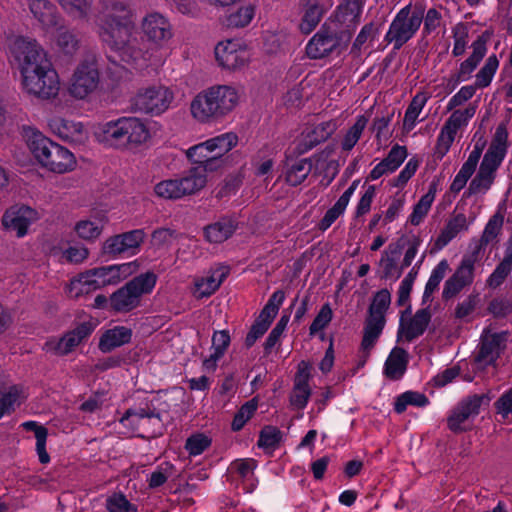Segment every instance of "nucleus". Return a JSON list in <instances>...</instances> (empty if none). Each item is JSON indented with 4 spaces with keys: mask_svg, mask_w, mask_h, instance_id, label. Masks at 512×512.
<instances>
[{
    "mask_svg": "<svg viewBox=\"0 0 512 512\" xmlns=\"http://www.w3.org/2000/svg\"><path fill=\"white\" fill-rule=\"evenodd\" d=\"M12 54L20 68L22 84L27 93L44 100L58 95V73L35 41L17 39L13 44Z\"/></svg>",
    "mask_w": 512,
    "mask_h": 512,
    "instance_id": "nucleus-1",
    "label": "nucleus"
},
{
    "mask_svg": "<svg viewBox=\"0 0 512 512\" xmlns=\"http://www.w3.org/2000/svg\"><path fill=\"white\" fill-rule=\"evenodd\" d=\"M25 141L33 158L43 169L55 174H66L76 169L77 159L74 153L41 132L27 130Z\"/></svg>",
    "mask_w": 512,
    "mask_h": 512,
    "instance_id": "nucleus-2",
    "label": "nucleus"
},
{
    "mask_svg": "<svg viewBox=\"0 0 512 512\" xmlns=\"http://www.w3.org/2000/svg\"><path fill=\"white\" fill-rule=\"evenodd\" d=\"M238 144V136L226 132L193 145L184 151L187 159L199 164L198 167L206 175V171H214L224 165V156Z\"/></svg>",
    "mask_w": 512,
    "mask_h": 512,
    "instance_id": "nucleus-3",
    "label": "nucleus"
},
{
    "mask_svg": "<svg viewBox=\"0 0 512 512\" xmlns=\"http://www.w3.org/2000/svg\"><path fill=\"white\" fill-rule=\"evenodd\" d=\"M131 10L123 3L113 4L100 27L102 40L119 53L135 40Z\"/></svg>",
    "mask_w": 512,
    "mask_h": 512,
    "instance_id": "nucleus-4",
    "label": "nucleus"
},
{
    "mask_svg": "<svg viewBox=\"0 0 512 512\" xmlns=\"http://www.w3.org/2000/svg\"><path fill=\"white\" fill-rule=\"evenodd\" d=\"M508 132L504 125L496 128L493 140L480 164L479 171L470 183L473 193H484L492 185L495 173L502 163L508 148Z\"/></svg>",
    "mask_w": 512,
    "mask_h": 512,
    "instance_id": "nucleus-5",
    "label": "nucleus"
},
{
    "mask_svg": "<svg viewBox=\"0 0 512 512\" xmlns=\"http://www.w3.org/2000/svg\"><path fill=\"white\" fill-rule=\"evenodd\" d=\"M424 16L422 4L411 3L401 8L392 20L385 39L394 44L396 49L402 47L419 30Z\"/></svg>",
    "mask_w": 512,
    "mask_h": 512,
    "instance_id": "nucleus-6",
    "label": "nucleus"
},
{
    "mask_svg": "<svg viewBox=\"0 0 512 512\" xmlns=\"http://www.w3.org/2000/svg\"><path fill=\"white\" fill-rule=\"evenodd\" d=\"M207 184V176L199 168H192L182 177L165 179L154 186L157 197L178 200L201 191Z\"/></svg>",
    "mask_w": 512,
    "mask_h": 512,
    "instance_id": "nucleus-7",
    "label": "nucleus"
},
{
    "mask_svg": "<svg viewBox=\"0 0 512 512\" xmlns=\"http://www.w3.org/2000/svg\"><path fill=\"white\" fill-rule=\"evenodd\" d=\"M157 276L153 272L141 274L115 291L110 298L111 307L117 312H128L138 307L141 297L154 289Z\"/></svg>",
    "mask_w": 512,
    "mask_h": 512,
    "instance_id": "nucleus-8",
    "label": "nucleus"
},
{
    "mask_svg": "<svg viewBox=\"0 0 512 512\" xmlns=\"http://www.w3.org/2000/svg\"><path fill=\"white\" fill-rule=\"evenodd\" d=\"M174 101V92L162 84L141 87L130 100L134 112L159 116L166 112Z\"/></svg>",
    "mask_w": 512,
    "mask_h": 512,
    "instance_id": "nucleus-9",
    "label": "nucleus"
},
{
    "mask_svg": "<svg viewBox=\"0 0 512 512\" xmlns=\"http://www.w3.org/2000/svg\"><path fill=\"white\" fill-rule=\"evenodd\" d=\"M477 103H471L465 108L452 110L451 115L445 121L437 138L435 154L437 157H444L452 146L456 136L462 133L474 117L477 110Z\"/></svg>",
    "mask_w": 512,
    "mask_h": 512,
    "instance_id": "nucleus-10",
    "label": "nucleus"
},
{
    "mask_svg": "<svg viewBox=\"0 0 512 512\" xmlns=\"http://www.w3.org/2000/svg\"><path fill=\"white\" fill-rule=\"evenodd\" d=\"M349 31L336 32L323 26L307 43L306 54L310 59H321L334 52H341L350 43Z\"/></svg>",
    "mask_w": 512,
    "mask_h": 512,
    "instance_id": "nucleus-11",
    "label": "nucleus"
},
{
    "mask_svg": "<svg viewBox=\"0 0 512 512\" xmlns=\"http://www.w3.org/2000/svg\"><path fill=\"white\" fill-rule=\"evenodd\" d=\"M99 71L94 59L82 61L75 68L69 83L68 93L77 100L87 99L98 87Z\"/></svg>",
    "mask_w": 512,
    "mask_h": 512,
    "instance_id": "nucleus-12",
    "label": "nucleus"
},
{
    "mask_svg": "<svg viewBox=\"0 0 512 512\" xmlns=\"http://www.w3.org/2000/svg\"><path fill=\"white\" fill-rule=\"evenodd\" d=\"M118 55L122 61L137 70H143L150 66L161 65L166 57L157 47H152L150 45L147 47H140L136 39L121 50Z\"/></svg>",
    "mask_w": 512,
    "mask_h": 512,
    "instance_id": "nucleus-13",
    "label": "nucleus"
},
{
    "mask_svg": "<svg viewBox=\"0 0 512 512\" xmlns=\"http://www.w3.org/2000/svg\"><path fill=\"white\" fill-rule=\"evenodd\" d=\"M488 400L484 395H474L460 402L448 418L449 429L454 432L469 429L474 418L479 414L481 406Z\"/></svg>",
    "mask_w": 512,
    "mask_h": 512,
    "instance_id": "nucleus-14",
    "label": "nucleus"
},
{
    "mask_svg": "<svg viewBox=\"0 0 512 512\" xmlns=\"http://www.w3.org/2000/svg\"><path fill=\"white\" fill-rule=\"evenodd\" d=\"M141 29L147 38L149 45L162 51L163 47L173 37L172 25L169 20L160 13L146 15L141 23Z\"/></svg>",
    "mask_w": 512,
    "mask_h": 512,
    "instance_id": "nucleus-15",
    "label": "nucleus"
},
{
    "mask_svg": "<svg viewBox=\"0 0 512 512\" xmlns=\"http://www.w3.org/2000/svg\"><path fill=\"white\" fill-rule=\"evenodd\" d=\"M124 149L136 150L146 146L152 139L150 124L136 116H123Z\"/></svg>",
    "mask_w": 512,
    "mask_h": 512,
    "instance_id": "nucleus-16",
    "label": "nucleus"
},
{
    "mask_svg": "<svg viewBox=\"0 0 512 512\" xmlns=\"http://www.w3.org/2000/svg\"><path fill=\"white\" fill-rule=\"evenodd\" d=\"M219 119L232 113L241 103L242 92L233 85L217 84L207 88Z\"/></svg>",
    "mask_w": 512,
    "mask_h": 512,
    "instance_id": "nucleus-17",
    "label": "nucleus"
},
{
    "mask_svg": "<svg viewBox=\"0 0 512 512\" xmlns=\"http://www.w3.org/2000/svg\"><path fill=\"white\" fill-rule=\"evenodd\" d=\"M40 218L38 211L25 205H15L5 211L2 217L3 227L17 237H24L31 224Z\"/></svg>",
    "mask_w": 512,
    "mask_h": 512,
    "instance_id": "nucleus-18",
    "label": "nucleus"
},
{
    "mask_svg": "<svg viewBox=\"0 0 512 512\" xmlns=\"http://www.w3.org/2000/svg\"><path fill=\"white\" fill-rule=\"evenodd\" d=\"M215 56L222 67L237 69L248 63L250 52L240 40H225L216 45Z\"/></svg>",
    "mask_w": 512,
    "mask_h": 512,
    "instance_id": "nucleus-19",
    "label": "nucleus"
},
{
    "mask_svg": "<svg viewBox=\"0 0 512 512\" xmlns=\"http://www.w3.org/2000/svg\"><path fill=\"white\" fill-rule=\"evenodd\" d=\"M146 235L144 230L135 229L119 235L109 237L105 242L103 249L105 253L110 255L126 254L129 256L136 255L143 243Z\"/></svg>",
    "mask_w": 512,
    "mask_h": 512,
    "instance_id": "nucleus-20",
    "label": "nucleus"
},
{
    "mask_svg": "<svg viewBox=\"0 0 512 512\" xmlns=\"http://www.w3.org/2000/svg\"><path fill=\"white\" fill-rule=\"evenodd\" d=\"M311 369L312 366L309 362L301 361L298 364L293 381V388L289 396L292 409L303 410L308 404L311 396V388L309 385Z\"/></svg>",
    "mask_w": 512,
    "mask_h": 512,
    "instance_id": "nucleus-21",
    "label": "nucleus"
},
{
    "mask_svg": "<svg viewBox=\"0 0 512 512\" xmlns=\"http://www.w3.org/2000/svg\"><path fill=\"white\" fill-rule=\"evenodd\" d=\"M507 334L485 332L482 335L481 345L475 360L477 369H483L487 365H491L499 357L505 348Z\"/></svg>",
    "mask_w": 512,
    "mask_h": 512,
    "instance_id": "nucleus-22",
    "label": "nucleus"
},
{
    "mask_svg": "<svg viewBox=\"0 0 512 512\" xmlns=\"http://www.w3.org/2000/svg\"><path fill=\"white\" fill-rule=\"evenodd\" d=\"M140 268L138 260L117 265H109L92 269L98 288L115 285L136 273Z\"/></svg>",
    "mask_w": 512,
    "mask_h": 512,
    "instance_id": "nucleus-23",
    "label": "nucleus"
},
{
    "mask_svg": "<svg viewBox=\"0 0 512 512\" xmlns=\"http://www.w3.org/2000/svg\"><path fill=\"white\" fill-rule=\"evenodd\" d=\"M96 328V323L87 321L78 325L74 330L64 335L58 341L49 340L46 343L47 351H54L57 354H67L86 339Z\"/></svg>",
    "mask_w": 512,
    "mask_h": 512,
    "instance_id": "nucleus-24",
    "label": "nucleus"
},
{
    "mask_svg": "<svg viewBox=\"0 0 512 512\" xmlns=\"http://www.w3.org/2000/svg\"><path fill=\"white\" fill-rule=\"evenodd\" d=\"M93 136L105 147L124 149L122 117L98 123L94 126Z\"/></svg>",
    "mask_w": 512,
    "mask_h": 512,
    "instance_id": "nucleus-25",
    "label": "nucleus"
},
{
    "mask_svg": "<svg viewBox=\"0 0 512 512\" xmlns=\"http://www.w3.org/2000/svg\"><path fill=\"white\" fill-rule=\"evenodd\" d=\"M48 124L51 131L65 141L83 143L88 138V131L79 121L53 117L49 120Z\"/></svg>",
    "mask_w": 512,
    "mask_h": 512,
    "instance_id": "nucleus-26",
    "label": "nucleus"
},
{
    "mask_svg": "<svg viewBox=\"0 0 512 512\" xmlns=\"http://www.w3.org/2000/svg\"><path fill=\"white\" fill-rule=\"evenodd\" d=\"M108 221L105 212L97 211L78 220L74 225V232L80 239L93 242L101 236Z\"/></svg>",
    "mask_w": 512,
    "mask_h": 512,
    "instance_id": "nucleus-27",
    "label": "nucleus"
},
{
    "mask_svg": "<svg viewBox=\"0 0 512 512\" xmlns=\"http://www.w3.org/2000/svg\"><path fill=\"white\" fill-rule=\"evenodd\" d=\"M430 319L431 314L428 309L418 310L413 317L403 314L398 329V340L411 341L419 337L426 330Z\"/></svg>",
    "mask_w": 512,
    "mask_h": 512,
    "instance_id": "nucleus-28",
    "label": "nucleus"
},
{
    "mask_svg": "<svg viewBox=\"0 0 512 512\" xmlns=\"http://www.w3.org/2000/svg\"><path fill=\"white\" fill-rule=\"evenodd\" d=\"M229 270L225 266H217L205 275L194 280L192 294L196 298H204L212 295L227 277Z\"/></svg>",
    "mask_w": 512,
    "mask_h": 512,
    "instance_id": "nucleus-29",
    "label": "nucleus"
},
{
    "mask_svg": "<svg viewBox=\"0 0 512 512\" xmlns=\"http://www.w3.org/2000/svg\"><path fill=\"white\" fill-rule=\"evenodd\" d=\"M334 128L335 125L331 122H321L306 127L297 139V152L303 154L325 141L333 133Z\"/></svg>",
    "mask_w": 512,
    "mask_h": 512,
    "instance_id": "nucleus-30",
    "label": "nucleus"
},
{
    "mask_svg": "<svg viewBox=\"0 0 512 512\" xmlns=\"http://www.w3.org/2000/svg\"><path fill=\"white\" fill-rule=\"evenodd\" d=\"M474 263L473 257H466L462 260L456 272L445 282L443 289L445 298L455 296L473 281Z\"/></svg>",
    "mask_w": 512,
    "mask_h": 512,
    "instance_id": "nucleus-31",
    "label": "nucleus"
},
{
    "mask_svg": "<svg viewBox=\"0 0 512 512\" xmlns=\"http://www.w3.org/2000/svg\"><path fill=\"white\" fill-rule=\"evenodd\" d=\"M486 52V41L479 37L472 44L471 55L460 64L457 74L449 80V82H452L451 90H453L460 82L470 79L472 73L483 59Z\"/></svg>",
    "mask_w": 512,
    "mask_h": 512,
    "instance_id": "nucleus-32",
    "label": "nucleus"
},
{
    "mask_svg": "<svg viewBox=\"0 0 512 512\" xmlns=\"http://www.w3.org/2000/svg\"><path fill=\"white\" fill-rule=\"evenodd\" d=\"M486 52V41L479 37L472 44L471 55L460 64L457 74L449 80V82H452L451 90H453L460 82L470 79L472 73L483 59Z\"/></svg>",
    "mask_w": 512,
    "mask_h": 512,
    "instance_id": "nucleus-33",
    "label": "nucleus"
},
{
    "mask_svg": "<svg viewBox=\"0 0 512 512\" xmlns=\"http://www.w3.org/2000/svg\"><path fill=\"white\" fill-rule=\"evenodd\" d=\"M191 117L199 124H210L220 120L207 88L197 93L190 102Z\"/></svg>",
    "mask_w": 512,
    "mask_h": 512,
    "instance_id": "nucleus-34",
    "label": "nucleus"
},
{
    "mask_svg": "<svg viewBox=\"0 0 512 512\" xmlns=\"http://www.w3.org/2000/svg\"><path fill=\"white\" fill-rule=\"evenodd\" d=\"M49 253L61 263L78 264L87 259L89 255L88 249L82 244H71L68 240H56Z\"/></svg>",
    "mask_w": 512,
    "mask_h": 512,
    "instance_id": "nucleus-35",
    "label": "nucleus"
},
{
    "mask_svg": "<svg viewBox=\"0 0 512 512\" xmlns=\"http://www.w3.org/2000/svg\"><path fill=\"white\" fill-rule=\"evenodd\" d=\"M133 332L129 327L116 325L101 330L98 348L102 353H109L130 343Z\"/></svg>",
    "mask_w": 512,
    "mask_h": 512,
    "instance_id": "nucleus-36",
    "label": "nucleus"
},
{
    "mask_svg": "<svg viewBox=\"0 0 512 512\" xmlns=\"http://www.w3.org/2000/svg\"><path fill=\"white\" fill-rule=\"evenodd\" d=\"M0 419L11 414L26 398L25 389L21 385L8 384L4 379L0 382Z\"/></svg>",
    "mask_w": 512,
    "mask_h": 512,
    "instance_id": "nucleus-37",
    "label": "nucleus"
},
{
    "mask_svg": "<svg viewBox=\"0 0 512 512\" xmlns=\"http://www.w3.org/2000/svg\"><path fill=\"white\" fill-rule=\"evenodd\" d=\"M475 214L466 217L464 214L459 213L449 219L440 235L436 240V246L439 249L445 247L451 242L460 232L467 231L469 226L474 222Z\"/></svg>",
    "mask_w": 512,
    "mask_h": 512,
    "instance_id": "nucleus-38",
    "label": "nucleus"
},
{
    "mask_svg": "<svg viewBox=\"0 0 512 512\" xmlns=\"http://www.w3.org/2000/svg\"><path fill=\"white\" fill-rule=\"evenodd\" d=\"M484 146L485 143L482 141H477L474 144L467 160L464 162L451 184V189L453 191H460L466 185L469 178L473 175L481 158Z\"/></svg>",
    "mask_w": 512,
    "mask_h": 512,
    "instance_id": "nucleus-39",
    "label": "nucleus"
},
{
    "mask_svg": "<svg viewBox=\"0 0 512 512\" xmlns=\"http://www.w3.org/2000/svg\"><path fill=\"white\" fill-rule=\"evenodd\" d=\"M256 462L253 459H241L234 461L230 466V471L234 477L241 481L243 489L251 493L256 488L258 481L254 476Z\"/></svg>",
    "mask_w": 512,
    "mask_h": 512,
    "instance_id": "nucleus-40",
    "label": "nucleus"
},
{
    "mask_svg": "<svg viewBox=\"0 0 512 512\" xmlns=\"http://www.w3.org/2000/svg\"><path fill=\"white\" fill-rule=\"evenodd\" d=\"M46 35L55 43L57 48L65 54H72L79 47V40L77 36L72 31L64 27L61 24V21L58 26L53 27L50 32L46 33Z\"/></svg>",
    "mask_w": 512,
    "mask_h": 512,
    "instance_id": "nucleus-41",
    "label": "nucleus"
},
{
    "mask_svg": "<svg viewBox=\"0 0 512 512\" xmlns=\"http://www.w3.org/2000/svg\"><path fill=\"white\" fill-rule=\"evenodd\" d=\"M30 10L46 33L58 26L61 21L55 14V7L46 0H32Z\"/></svg>",
    "mask_w": 512,
    "mask_h": 512,
    "instance_id": "nucleus-42",
    "label": "nucleus"
},
{
    "mask_svg": "<svg viewBox=\"0 0 512 512\" xmlns=\"http://www.w3.org/2000/svg\"><path fill=\"white\" fill-rule=\"evenodd\" d=\"M407 365V352L402 348L395 347L391 350L385 361L384 374L389 379L398 380L404 375Z\"/></svg>",
    "mask_w": 512,
    "mask_h": 512,
    "instance_id": "nucleus-43",
    "label": "nucleus"
},
{
    "mask_svg": "<svg viewBox=\"0 0 512 512\" xmlns=\"http://www.w3.org/2000/svg\"><path fill=\"white\" fill-rule=\"evenodd\" d=\"M141 421L158 422L159 414L144 408L129 409L120 419V423L127 428L130 433L141 431Z\"/></svg>",
    "mask_w": 512,
    "mask_h": 512,
    "instance_id": "nucleus-44",
    "label": "nucleus"
},
{
    "mask_svg": "<svg viewBox=\"0 0 512 512\" xmlns=\"http://www.w3.org/2000/svg\"><path fill=\"white\" fill-rule=\"evenodd\" d=\"M237 229V222L232 218H222L219 221L208 225L204 234L211 243H222L233 235Z\"/></svg>",
    "mask_w": 512,
    "mask_h": 512,
    "instance_id": "nucleus-45",
    "label": "nucleus"
},
{
    "mask_svg": "<svg viewBox=\"0 0 512 512\" xmlns=\"http://www.w3.org/2000/svg\"><path fill=\"white\" fill-rule=\"evenodd\" d=\"M97 289L99 288L91 269L72 279L67 287V293L72 298H78Z\"/></svg>",
    "mask_w": 512,
    "mask_h": 512,
    "instance_id": "nucleus-46",
    "label": "nucleus"
},
{
    "mask_svg": "<svg viewBox=\"0 0 512 512\" xmlns=\"http://www.w3.org/2000/svg\"><path fill=\"white\" fill-rule=\"evenodd\" d=\"M322 18V10L317 0H306L299 29L305 34L311 33Z\"/></svg>",
    "mask_w": 512,
    "mask_h": 512,
    "instance_id": "nucleus-47",
    "label": "nucleus"
},
{
    "mask_svg": "<svg viewBox=\"0 0 512 512\" xmlns=\"http://www.w3.org/2000/svg\"><path fill=\"white\" fill-rule=\"evenodd\" d=\"M230 343V336L227 331L215 332L212 338L213 353L205 359L203 365L207 370H214L217 361L223 356Z\"/></svg>",
    "mask_w": 512,
    "mask_h": 512,
    "instance_id": "nucleus-48",
    "label": "nucleus"
},
{
    "mask_svg": "<svg viewBox=\"0 0 512 512\" xmlns=\"http://www.w3.org/2000/svg\"><path fill=\"white\" fill-rule=\"evenodd\" d=\"M384 325L385 321L368 317L364 328L363 339L361 342V349L365 354V358L368 357L369 351L375 345L377 339L379 338L384 328ZM365 361L366 359L363 360L362 364H364Z\"/></svg>",
    "mask_w": 512,
    "mask_h": 512,
    "instance_id": "nucleus-49",
    "label": "nucleus"
},
{
    "mask_svg": "<svg viewBox=\"0 0 512 512\" xmlns=\"http://www.w3.org/2000/svg\"><path fill=\"white\" fill-rule=\"evenodd\" d=\"M22 426L24 429L34 432L36 438V452L39 461L42 464H47L50 461V456L46 450V440L48 435L47 429L35 421L24 422Z\"/></svg>",
    "mask_w": 512,
    "mask_h": 512,
    "instance_id": "nucleus-50",
    "label": "nucleus"
},
{
    "mask_svg": "<svg viewBox=\"0 0 512 512\" xmlns=\"http://www.w3.org/2000/svg\"><path fill=\"white\" fill-rule=\"evenodd\" d=\"M311 169L312 164L310 160H296L287 167L285 173L286 181L292 186L299 185L306 179V177L311 172Z\"/></svg>",
    "mask_w": 512,
    "mask_h": 512,
    "instance_id": "nucleus-51",
    "label": "nucleus"
},
{
    "mask_svg": "<svg viewBox=\"0 0 512 512\" xmlns=\"http://www.w3.org/2000/svg\"><path fill=\"white\" fill-rule=\"evenodd\" d=\"M427 98L423 94H417L408 106L403 120V131L409 133L414 129L418 121V117L421 114Z\"/></svg>",
    "mask_w": 512,
    "mask_h": 512,
    "instance_id": "nucleus-52",
    "label": "nucleus"
},
{
    "mask_svg": "<svg viewBox=\"0 0 512 512\" xmlns=\"http://www.w3.org/2000/svg\"><path fill=\"white\" fill-rule=\"evenodd\" d=\"M434 199L435 191L433 189H429V191L423 195L413 207V211L410 214L408 221L414 226H418L422 223L427 216Z\"/></svg>",
    "mask_w": 512,
    "mask_h": 512,
    "instance_id": "nucleus-53",
    "label": "nucleus"
},
{
    "mask_svg": "<svg viewBox=\"0 0 512 512\" xmlns=\"http://www.w3.org/2000/svg\"><path fill=\"white\" fill-rule=\"evenodd\" d=\"M391 303V294L387 289L378 291L369 307V317L385 321V312Z\"/></svg>",
    "mask_w": 512,
    "mask_h": 512,
    "instance_id": "nucleus-54",
    "label": "nucleus"
},
{
    "mask_svg": "<svg viewBox=\"0 0 512 512\" xmlns=\"http://www.w3.org/2000/svg\"><path fill=\"white\" fill-rule=\"evenodd\" d=\"M449 268L447 260H441L432 270L431 275L426 283L423 293V299L429 300L432 294L438 289L440 282L445 277Z\"/></svg>",
    "mask_w": 512,
    "mask_h": 512,
    "instance_id": "nucleus-55",
    "label": "nucleus"
},
{
    "mask_svg": "<svg viewBox=\"0 0 512 512\" xmlns=\"http://www.w3.org/2000/svg\"><path fill=\"white\" fill-rule=\"evenodd\" d=\"M369 121V117L366 115H360L356 118L353 126L346 132L343 140H342V148L344 150H351L358 140L360 139L367 123Z\"/></svg>",
    "mask_w": 512,
    "mask_h": 512,
    "instance_id": "nucleus-56",
    "label": "nucleus"
},
{
    "mask_svg": "<svg viewBox=\"0 0 512 512\" xmlns=\"http://www.w3.org/2000/svg\"><path fill=\"white\" fill-rule=\"evenodd\" d=\"M499 67V61L496 55H491L487 58L483 67L476 74L475 85L478 88H485L490 85L493 77Z\"/></svg>",
    "mask_w": 512,
    "mask_h": 512,
    "instance_id": "nucleus-57",
    "label": "nucleus"
},
{
    "mask_svg": "<svg viewBox=\"0 0 512 512\" xmlns=\"http://www.w3.org/2000/svg\"><path fill=\"white\" fill-rule=\"evenodd\" d=\"M255 16V6L247 4L239 7L236 11L230 13L227 17V25L230 27H245Z\"/></svg>",
    "mask_w": 512,
    "mask_h": 512,
    "instance_id": "nucleus-58",
    "label": "nucleus"
},
{
    "mask_svg": "<svg viewBox=\"0 0 512 512\" xmlns=\"http://www.w3.org/2000/svg\"><path fill=\"white\" fill-rule=\"evenodd\" d=\"M285 300V294L281 290L275 291L269 298L267 304L262 309L258 319L263 320L267 324H271L276 317L279 308Z\"/></svg>",
    "mask_w": 512,
    "mask_h": 512,
    "instance_id": "nucleus-59",
    "label": "nucleus"
},
{
    "mask_svg": "<svg viewBox=\"0 0 512 512\" xmlns=\"http://www.w3.org/2000/svg\"><path fill=\"white\" fill-rule=\"evenodd\" d=\"M428 404L427 397L419 392L407 391L401 394L395 402V411L402 413L406 410L408 405L417 407H424Z\"/></svg>",
    "mask_w": 512,
    "mask_h": 512,
    "instance_id": "nucleus-60",
    "label": "nucleus"
},
{
    "mask_svg": "<svg viewBox=\"0 0 512 512\" xmlns=\"http://www.w3.org/2000/svg\"><path fill=\"white\" fill-rule=\"evenodd\" d=\"M280 440V431L275 427L267 426L263 428L260 433L258 446L264 449L266 452L271 453L278 447Z\"/></svg>",
    "mask_w": 512,
    "mask_h": 512,
    "instance_id": "nucleus-61",
    "label": "nucleus"
},
{
    "mask_svg": "<svg viewBox=\"0 0 512 512\" xmlns=\"http://www.w3.org/2000/svg\"><path fill=\"white\" fill-rule=\"evenodd\" d=\"M108 512H137V507L125 495L114 493L106 499Z\"/></svg>",
    "mask_w": 512,
    "mask_h": 512,
    "instance_id": "nucleus-62",
    "label": "nucleus"
},
{
    "mask_svg": "<svg viewBox=\"0 0 512 512\" xmlns=\"http://www.w3.org/2000/svg\"><path fill=\"white\" fill-rule=\"evenodd\" d=\"M211 445V438L203 433L191 435L185 444V448L190 456L202 454Z\"/></svg>",
    "mask_w": 512,
    "mask_h": 512,
    "instance_id": "nucleus-63",
    "label": "nucleus"
},
{
    "mask_svg": "<svg viewBox=\"0 0 512 512\" xmlns=\"http://www.w3.org/2000/svg\"><path fill=\"white\" fill-rule=\"evenodd\" d=\"M495 405L500 419L505 423H512V389L504 393Z\"/></svg>",
    "mask_w": 512,
    "mask_h": 512,
    "instance_id": "nucleus-64",
    "label": "nucleus"
}]
</instances>
